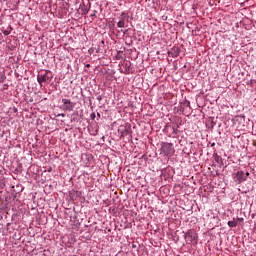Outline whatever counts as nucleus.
Returning <instances> with one entry per match:
<instances>
[{"label":"nucleus","instance_id":"obj_5","mask_svg":"<svg viewBox=\"0 0 256 256\" xmlns=\"http://www.w3.org/2000/svg\"><path fill=\"white\" fill-rule=\"evenodd\" d=\"M37 79H38V83L42 85V83H46L48 77H47V74H44V75H39Z\"/></svg>","mask_w":256,"mask_h":256},{"label":"nucleus","instance_id":"obj_9","mask_svg":"<svg viewBox=\"0 0 256 256\" xmlns=\"http://www.w3.org/2000/svg\"><path fill=\"white\" fill-rule=\"evenodd\" d=\"M91 119H95V113L91 114Z\"/></svg>","mask_w":256,"mask_h":256},{"label":"nucleus","instance_id":"obj_1","mask_svg":"<svg viewBox=\"0 0 256 256\" xmlns=\"http://www.w3.org/2000/svg\"><path fill=\"white\" fill-rule=\"evenodd\" d=\"M162 152L164 155H173V153H175V148H173V144L171 143H163Z\"/></svg>","mask_w":256,"mask_h":256},{"label":"nucleus","instance_id":"obj_4","mask_svg":"<svg viewBox=\"0 0 256 256\" xmlns=\"http://www.w3.org/2000/svg\"><path fill=\"white\" fill-rule=\"evenodd\" d=\"M235 182L236 183H243V181H247V176H245V172L243 171H238L236 174H235Z\"/></svg>","mask_w":256,"mask_h":256},{"label":"nucleus","instance_id":"obj_8","mask_svg":"<svg viewBox=\"0 0 256 256\" xmlns=\"http://www.w3.org/2000/svg\"><path fill=\"white\" fill-rule=\"evenodd\" d=\"M214 159H215L216 163H219L221 157L219 155L215 154Z\"/></svg>","mask_w":256,"mask_h":256},{"label":"nucleus","instance_id":"obj_7","mask_svg":"<svg viewBox=\"0 0 256 256\" xmlns=\"http://www.w3.org/2000/svg\"><path fill=\"white\" fill-rule=\"evenodd\" d=\"M228 226L230 227H237V221H228Z\"/></svg>","mask_w":256,"mask_h":256},{"label":"nucleus","instance_id":"obj_10","mask_svg":"<svg viewBox=\"0 0 256 256\" xmlns=\"http://www.w3.org/2000/svg\"><path fill=\"white\" fill-rule=\"evenodd\" d=\"M244 175L246 178L249 177V172H246Z\"/></svg>","mask_w":256,"mask_h":256},{"label":"nucleus","instance_id":"obj_3","mask_svg":"<svg viewBox=\"0 0 256 256\" xmlns=\"http://www.w3.org/2000/svg\"><path fill=\"white\" fill-rule=\"evenodd\" d=\"M184 239L187 241V243H193L197 241V234L193 230H189L185 235Z\"/></svg>","mask_w":256,"mask_h":256},{"label":"nucleus","instance_id":"obj_2","mask_svg":"<svg viewBox=\"0 0 256 256\" xmlns=\"http://www.w3.org/2000/svg\"><path fill=\"white\" fill-rule=\"evenodd\" d=\"M62 109L63 111H73V109L75 108V104L73 102H71L69 99H62Z\"/></svg>","mask_w":256,"mask_h":256},{"label":"nucleus","instance_id":"obj_11","mask_svg":"<svg viewBox=\"0 0 256 256\" xmlns=\"http://www.w3.org/2000/svg\"><path fill=\"white\" fill-rule=\"evenodd\" d=\"M4 35H9V32L8 31H4Z\"/></svg>","mask_w":256,"mask_h":256},{"label":"nucleus","instance_id":"obj_6","mask_svg":"<svg viewBox=\"0 0 256 256\" xmlns=\"http://www.w3.org/2000/svg\"><path fill=\"white\" fill-rule=\"evenodd\" d=\"M117 27L123 28L125 27V19H121L118 23H117Z\"/></svg>","mask_w":256,"mask_h":256},{"label":"nucleus","instance_id":"obj_12","mask_svg":"<svg viewBox=\"0 0 256 256\" xmlns=\"http://www.w3.org/2000/svg\"><path fill=\"white\" fill-rule=\"evenodd\" d=\"M62 115V117H65V114H61Z\"/></svg>","mask_w":256,"mask_h":256}]
</instances>
